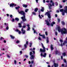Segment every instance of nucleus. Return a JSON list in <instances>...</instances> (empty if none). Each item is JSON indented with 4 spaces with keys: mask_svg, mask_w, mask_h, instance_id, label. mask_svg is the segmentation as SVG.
Instances as JSON below:
<instances>
[{
    "mask_svg": "<svg viewBox=\"0 0 67 67\" xmlns=\"http://www.w3.org/2000/svg\"><path fill=\"white\" fill-rule=\"evenodd\" d=\"M58 30L59 32H61L62 34H67V30L65 28L61 29L60 27L59 26L58 27Z\"/></svg>",
    "mask_w": 67,
    "mask_h": 67,
    "instance_id": "f257e3e1",
    "label": "nucleus"
},
{
    "mask_svg": "<svg viewBox=\"0 0 67 67\" xmlns=\"http://www.w3.org/2000/svg\"><path fill=\"white\" fill-rule=\"evenodd\" d=\"M18 13L20 14H21V15H23V16L21 17V19L23 20V21H26V19L25 18V16L24 15H25V13L22 11H21L20 12V10H18Z\"/></svg>",
    "mask_w": 67,
    "mask_h": 67,
    "instance_id": "f03ea898",
    "label": "nucleus"
},
{
    "mask_svg": "<svg viewBox=\"0 0 67 67\" xmlns=\"http://www.w3.org/2000/svg\"><path fill=\"white\" fill-rule=\"evenodd\" d=\"M41 45H42V47H43V49H42V48L40 49V51L41 52H45L46 51H45V48L44 46V45L43 44V43H41Z\"/></svg>",
    "mask_w": 67,
    "mask_h": 67,
    "instance_id": "7ed1b4c3",
    "label": "nucleus"
},
{
    "mask_svg": "<svg viewBox=\"0 0 67 67\" xmlns=\"http://www.w3.org/2000/svg\"><path fill=\"white\" fill-rule=\"evenodd\" d=\"M50 12H51V10L48 12H47L46 13V15H47L48 18H51V15L50 14Z\"/></svg>",
    "mask_w": 67,
    "mask_h": 67,
    "instance_id": "20e7f679",
    "label": "nucleus"
},
{
    "mask_svg": "<svg viewBox=\"0 0 67 67\" xmlns=\"http://www.w3.org/2000/svg\"><path fill=\"white\" fill-rule=\"evenodd\" d=\"M32 52H30V55L31 56V57H30V58L31 59H34V57H35V56L33 55H32Z\"/></svg>",
    "mask_w": 67,
    "mask_h": 67,
    "instance_id": "39448f33",
    "label": "nucleus"
},
{
    "mask_svg": "<svg viewBox=\"0 0 67 67\" xmlns=\"http://www.w3.org/2000/svg\"><path fill=\"white\" fill-rule=\"evenodd\" d=\"M40 55L41 57L43 56V57H46V53H44L43 54V53L42 52L40 54Z\"/></svg>",
    "mask_w": 67,
    "mask_h": 67,
    "instance_id": "423d86ee",
    "label": "nucleus"
},
{
    "mask_svg": "<svg viewBox=\"0 0 67 67\" xmlns=\"http://www.w3.org/2000/svg\"><path fill=\"white\" fill-rule=\"evenodd\" d=\"M64 9H61L60 10V12H62V15H65V12H64Z\"/></svg>",
    "mask_w": 67,
    "mask_h": 67,
    "instance_id": "0eeeda50",
    "label": "nucleus"
},
{
    "mask_svg": "<svg viewBox=\"0 0 67 67\" xmlns=\"http://www.w3.org/2000/svg\"><path fill=\"white\" fill-rule=\"evenodd\" d=\"M4 24L6 27V30H8L9 29V26H8V24L4 23Z\"/></svg>",
    "mask_w": 67,
    "mask_h": 67,
    "instance_id": "6e6552de",
    "label": "nucleus"
},
{
    "mask_svg": "<svg viewBox=\"0 0 67 67\" xmlns=\"http://www.w3.org/2000/svg\"><path fill=\"white\" fill-rule=\"evenodd\" d=\"M21 31L22 32V33L23 34H24L25 33V30H24L23 28L21 29Z\"/></svg>",
    "mask_w": 67,
    "mask_h": 67,
    "instance_id": "1a4fd4ad",
    "label": "nucleus"
},
{
    "mask_svg": "<svg viewBox=\"0 0 67 67\" xmlns=\"http://www.w3.org/2000/svg\"><path fill=\"white\" fill-rule=\"evenodd\" d=\"M65 10H64V11L65 13H66L67 14V6H65Z\"/></svg>",
    "mask_w": 67,
    "mask_h": 67,
    "instance_id": "9d476101",
    "label": "nucleus"
},
{
    "mask_svg": "<svg viewBox=\"0 0 67 67\" xmlns=\"http://www.w3.org/2000/svg\"><path fill=\"white\" fill-rule=\"evenodd\" d=\"M16 5L14 4H11L10 5V7H13L14 6H16Z\"/></svg>",
    "mask_w": 67,
    "mask_h": 67,
    "instance_id": "9b49d317",
    "label": "nucleus"
},
{
    "mask_svg": "<svg viewBox=\"0 0 67 67\" xmlns=\"http://www.w3.org/2000/svg\"><path fill=\"white\" fill-rule=\"evenodd\" d=\"M45 22H46V23L47 25L49 26V25H50V24H49V22H48V21L46 20H45Z\"/></svg>",
    "mask_w": 67,
    "mask_h": 67,
    "instance_id": "f8f14e48",
    "label": "nucleus"
},
{
    "mask_svg": "<svg viewBox=\"0 0 67 67\" xmlns=\"http://www.w3.org/2000/svg\"><path fill=\"white\" fill-rule=\"evenodd\" d=\"M46 39V43L47 44H48V43H49V39H48V37H47Z\"/></svg>",
    "mask_w": 67,
    "mask_h": 67,
    "instance_id": "ddd939ff",
    "label": "nucleus"
},
{
    "mask_svg": "<svg viewBox=\"0 0 67 67\" xmlns=\"http://www.w3.org/2000/svg\"><path fill=\"white\" fill-rule=\"evenodd\" d=\"M27 26L28 27L27 31H29V30H30V25H29V24H27Z\"/></svg>",
    "mask_w": 67,
    "mask_h": 67,
    "instance_id": "4468645a",
    "label": "nucleus"
},
{
    "mask_svg": "<svg viewBox=\"0 0 67 67\" xmlns=\"http://www.w3.org/2000/svg\"><path fill=\"white\" fill-rule=\"evenodd\" d=\"M39 35H40V36H42V37L43 38H45V36L42 35H41V34L40 33L39 34Z\"/></svg>",
    "mask_w": 67,
    "mask_h": 67,
    "instance_id": "2eb2a0df",
    "label": "nucleus"
},
{
    "mask_svg": "<svg viewBox=\"0 0 67 67\" xmlns=\"http://www.w3.org/2000/svg\"><path fill=\"white\" fill-rule=\"evenodd\" d=\"M48 5L49 6V8L50 9H51V7H52V5L51 4H48Z\"/></svg>",
    "mask_w": 67,
    "mask_h": 67,
    "instance_id": "dca6fc26",
    "label": "nucleus"
},
{
    "mask_svg": "<svg viewBox=\"0 0 67 67\" xmlns=\"http://www.w3.org/2000/svg\"><path fill=\"white\" fill-rule=\"evenodd\" d=\"M15 31L16 32H18V33L19 34H20L21 33V31H19L18 29H16L15 30Z\"/></svg>",
    "mask_w": 67,
    "mask_h": 67,
    "instance_id": "f3484780",
    "label": "nucleus"
},
{
    "mask_svg": "<svg viewBox=\"0 0 67 67\" xmlns=\"http://www.w3.org/2000/svg\"><path fill=\"white\" fill-rule=\"evenodd\" d=\"M23 7H25V8H27V5L25 4H24L23 5Z\"/></svg>",
    "mask_w": 67,
    "mask_h": 67,
    "instance_id": "a211bd4d",
    "label": "nucleus"
},
{
    "mask_svg": "<svg viewBox=\"0 0 67 67\" xmlns=\"http://www.w3.org/2000/svg\"><path fill=\"white\" fill-rule=\"evenodd\" d=\"M65 43H63L62 44V43L60 45V46H62V47H63L64 45H65Z\"/></svg>",
    "mask_w": 67,
    "mask_h": 67,
    "instance_id": "6ab92c4d",
    "label": "nucleus"
},
{
    "mask_svg": "<svg viewBox=\"0 0 67 67\" xmlns=\"http://www.w3.org/2000/svg\"><path fill=\"white\" fill-rule=\"evenodd\" d=\"M54 65L55 67H58V64L54 63Z\"/></svg>",
    "mask_w": 67,
    "mask_h": 67,
    "instance_id": "aec40b11",
    "label": "nucleus"
},
{
    "mask_svg": "<svg viewBox=\"0 0 67 67\" xmlns=\"http://www.w3.org/2000/svg\"><path fill=\"white\" fill-rule=\"evenodd\" d=\"M38 13H39V16L40 18V19H42V17H41V15H40V11L39 10L38 12Z\"/></svg>",
    "mask_w": 67,
    "mask_h": 67,
    "instance_id": "412c9836",
    "label": "nucleus"
},
{
    "mask_svg": "<svg viewBox=\"0 0 67 67\" xmlns=\"http://www.w3.org/2000/svg\"><path fill=\"white\" fill-rule=\"evenodd\" d=\"M55 24V22H53L51 24V25L52 26H53V24Z\"/></svg>",
    "mask_w": 67,
    "mask_h": 67,
    "instance_id": "4be33fe9",
    "label": "nucleus"
},
{
    "mask_svg": "<svg viewBox=\"0 0 67 67\" xmlns=\"http://www.w3.org/2000/svg\"><path fill=\"white\" fill-rule=\"evenodd\" d=\"M44 7H42L41 9V12H44Z\"/></svg>",
    "mask_w": 67,
    "mask_h": 67,
    "instance_id": "5701e85b",
    "label": "nucleus"
},
{
    "mask_svg": "<svg viewBox=\"0 0 67 67\" xmlns=\"http://www.w3.org/2000/svg\"><path fill=\"white\" fill-rule=\"evenodd\" d=\"M18 25H19V27H22V25H21V24L20 23H19L18 24Z\"/></svg>",
    "mask_w": 67,
    "mask_h": 67,
    "instance_id": "b1692460",
    "label": "nucleus"
},
{
    "mask_svg": "<svg viewBox=\"0 0 67 67\" xmlns=\"http://www.w3.org/2000/svg\"><path fill=\"white\" fill-rule=\"evenodd\" d=\"M51 50L52 51L53 49V45H51Z\"/></svg>",
    "mask_w": 67,
    "mask_h": 67,
    "instance_id": "393cba45",
    "label": "nucleus"
},
{
    "mask_svg": "<svg viewBox=\"0 0 67 67\" xmlns=\"http://www.w3.org/2000/svg\"><path fill=\"white\" fill-rule=\"evenodd\" d=\"M38 10V8H36L35 9L34 11H35V12H37V11Z\"/></svg>",
    "mask_w": 67,
    "mask_h": 67,
    "instance_id": "a878e982",
    "label": "nucleus"
},
{
    "mask_svg": "<svg viewBox=\"0 0 67 67\" xmlns=\"http://www.w3.org/2000/svg\"><path fill=\"white\" fill-rule=\"evenodd\" d=\"M10 37H11V38H12V39H14V37L11 35L10 36Z\"/></svg>",
    "mask_w": 67,
    "mask_h": 67,
    "instance_id": "bb28decb",
    "label": "nucleus"
},
{
    "mask_svg": "<svg viewBox=\"0 0 67 67\" xmlns=\"http://www.w3.org/2000/svg\"><path fill=\"white\" fill-rule=\"evenodd\" d=\"M15 20H16V21H19V18H15Z\"/></svg>",
    "mask_w": 67,
    "mask_h": 67,
    "instance_id": "cd10ccee",
    "label": "nucleus"
},
{
    "mask_svg": "<svg viewBox=\"0 0 67 67\" xmlns=\"http://www.w3.org/2000/svg\"><path fill=\"white\" fill-rule=\"evenodd\" d=\"M58 53H59V51H58L57 50L55 51V54H57Z\"/></svg>",
    "mask_w": 67,
    "mask_h": 67,
    "instance_id": "c85d7f7f",
    "label": "nucleus"
},
{
    "mask_svg": "<svg viewBox=\"0 0 67 67\" xmlns=\"http://www.w3.org/2000/svg\"><path fill=\"white\" fill-rule=\"evenodd\" d=\"M66 53L65 52L63 53V56H66Z\"/></svg>",
    "mask_w": 67,
    "mask_h": 67,
    "instance_id": "c756f323",
    "label": "nucleus"
},
{
    "mask_svg": "<svg viewBox=\"0 0 67 67\" xmlns=\"http://www.w3.org/2000/svg\"><path fill=\"white\" fill-rule=\"evenodd\" d=\"M12 22H14V18H12Z\"/></svg>",
    "mask_w": 67,
    "mask_h": 67,
    "instance_id": "7c9ffc66",
    "label": "nucleus"
},
{
    "mask_svg": "<svg viewBox=\"0 0 67 67\" xmlns=\"http://www.w3.org/2000/svg\"><path fill=\"white\" fill-rule=\"evenodd\" d=\"M62 23L63 25H65V23L64 22V21H62Z\"/></svg>",
    "mask_w": 67,
    "mask_h": 67,
    "instance_id": "2f4dec72",
    "label": "nucleus"
},
{
    "mask_svg": "<svg viewBox=\"0 0 67 67\" xmlns=\"http://www.w3.org/2000/svg\"><path fill=\"white\" fill-rule=\"evenodd\" d=\"M28 10H29V9H26L25 10V12H27Z\"/></svg>",
    "mask_w": 67,
    "mask_h": 67,
    "instance_id": "473e14b6",
    "label": "nucleus"
},
{
    "mask_svg": "<svg viewBox=\"0 0 67 67\" xmlns=\"http://www.w3.org/2000/svg\"><path fill=\"white\" fill-rule=\"evenodd\" d=\"M19 8H20V7H16L15 8V9L16 10H18V9H19Z\"/></svg>",
    "mask_w": 67,
    "mask_h": 67,
    "instance_id": "72a5a7b5",
    "label": "nucleus"
},
{
    "mask_svg": "<svg viewBox=\"0 0 67 67\" xmlns=\"http://www.w3.org/2000/svg\"><path fill=\"white\" fill-rule=\"evenodd\" d=\"M16 43H20V41L19 40H17Z\"/></svg>",
    "mask_w": 67,
    "mask_h": 67,
    "instance_id": "f704fd0d",
    "label": "nucleus"
},
{
    "mask_svg": "<svg viewBox=\"0 0 67 67\" xmlns=\"http://www.w3.org/2000/svg\"><path fill=\"white\" fill-rule=\"evenodd\" d=\"M14 64L16 65V60H14Z\"/></svg>",
    "mask_w": 67,
    "mask_h": 67,
    "instance_id": "c9c22d12",
    "label": "nucleus"
},
{
    "mask_svg": "<svg viewBox=\"0 0 67 67\" xmlns=\"http://www.w3.org/2000/svg\"><path fill=\"white\" fill-rule=\"evenodd\" d=\"M66 40L67 41V37L66 38ZM64 43H67V41H64Z\"/></svg>",
    "mask_w": 67,
    "mask_h": 67,
    "instance_id": "e433bc0d",
    "label": "nucleus"
},
{
    "mask_svg": "<svg viewBox=\"0 0 67 67\" xmlns=\"http://www.w3.org/2000/svg\"><path fill=\"white\" fill-rule=\"evenodd\" d=\"M60 41L61 44H62V42H63V40H60Z\"/></svg>",
    "mask_w": 67,
    "mask_h": 67,
    "instance_id": "4c0bfd02",
    "label": "nucleus"
},
{
    "mask_svg": "<svg viewBox=\"0 0 67 67\" xmlns=\"http://www.w3.org/2000/svg\"><path fill=\"white\" fill-rule=\"evenodd\" d=\"M55 34L56 36L57 35V34H58V33H57V32H55Z\"/></svg>",
    "mask_w": 67,
    "mask_h": 67,
    "instance_id": "58836bf2",
    "label": "nucleus"
},
{
    "mask_svg": "<svg viewBox=\"0 0 67 67\" xmlns=\"http://www.w3.org/2000/svg\"><path fill=\"white\" fill-rule=\"evenodd\" d=\"M38 39L39 40H41V38H40V37H39L38 38Z\"/></svg>",
    "mask_w": 67,
    "mask_h": 67,
    "instance_id": "ea45409f",
    "label": "nucleus"
},
{
    "mask_svg": "<svg viewBox=\"0 0 67 67\" xmlns=\"http://www.w3.org/2000/svg\"><path fill=\"white\" fill-rule=\"evenodd\" d=\"M30 47H31V45H32V42H30Z\"/></svg>",
    "mask_w": 67,
    "mask_h": 67,
    "instance_id": "a19ab883",
    "label": "nucleus"
},
{
    "mask_svg": "<svg viewBox=\"0 0 67 67\" xmlns=\"http://www.w3.org/2000/svg\"><path fill=\"white\" fill-rule=\"evenodd\" d=\"M55 4H56V5H58V3H57V2H55Z\"/></svg>",
    "mask_w": 67,
    "mask_h": 67,
    "instance_id": "79ce46f5",
    "label": "nucleus"
},
{
    "mask_svg": "<svg viewBox=\"0 0 67 67\" xmlns=\"http://www.w3.org/2000/svg\"><path fill=\"white\" fill-rule=\"evenodd\" d=\"M32 13L33 14H34V15H36V14L35 13V12H33Z\"/></svg>",
    "mask_w": 67,
    "mask_h": 67,
    "instance_id": "37998d69",
    "label": "nucleus"
},
{
    "mask_svg": "<svg viewBox=\"0 0 67 67\" xmlns=\"http://www.w3.org/2000/svg\"><path fill=\"white\" fill-rule=\"evenodd\" d=\"M45 34L46 35H47L48 34H47V32L46 31L45 32Z\"/></svg>",
    "mask_w": 67,
    "mask_h": 67,
    "instance_id": "c03bdc74",
    "label": "nucleus"
},
{
    "mask_svg": "<svg viewBox=\"0 0 67 67\" xmlns=\"http://www.w3.org/2000/svg\"><path fill=\"white\" fill-rule=\"evenodd\" d=\"M18 46L19 47H22V46H21V45H18Z\"/></svg>",
    "mask_w": 67,
    "mask_h": 67,
    "instance_id": "a18cd8bd",
    "label": "nucleus"
},
{
    "mask_svg": "<svg viewBox=\"0 0 67 67\" xmlns=\"http://www.w3.org/2000/svg\"><path fill=\"white\" fill-rule=\"evenodd\" d=\"M34 63V61H32L31 62V64H33Z\"/></svg>",
    "mask_w": 67,
    "mask_h": 67,
    "instance_id": "49530a36",
    "label": "nucleus"
},
{
    "mask_svg": "<svg viewBox=\"0 0 67 67\" xmlns=\"http://www.w3.org/2000/svg\"><path fill=\"white\" fill-rule=\"evenodd\" d=\"M24 46H25V48H26V44H24Z\"/></svg>",
    "mask_w": 67,
    "mask_h": 67,
    "instance_id": "de8ad7c7",
    "label": "nucleus"
},
{
    "mask_svg": "<svg viewBox=\"0 0 67 67\" xmlns=\"http://www.w3.org/2000/svg\"><path fill=\"white\" fill-rule=\"evenodd\" d=\"M25 57H26V58H27V57H28V56L26 55H25Z\"/></svg>",
    "mask_w": 67,
    "mask_h": 67,
    "instance_id": "09e8293b",
    "label": "nucleus"
},
{
    "mask_svg": "<svg viewBox=\"0 0 67 67\" xmlns=\"http://www.w3.org/2000/svg\"><path fill=\"white\" fill-rule=\"evenodd\" d=\"M10 17L11 18H12V15H10Z\"/></svg>",
    "mask_w": 67,
    "mask_h": 67,
    "instance_id": "8fccbe9b",
    "label": "nucleus"
},
{
    "mask_svg": "<svg viewBox=\"0 0 67 67\" xmlns=\"http://www.w3.org/2000/svg\"><path fill=\"white\" fill-rule=\"evenodd\" d=\"M59 7L60 8H62V6L61 5H60Z\"/></svg>",
    "mask_w": 67,
    "mask_h": 67,
    "instance_id": "3c124183",
    "label": "nucleus"
},
{
    "mask_svg": "<svg viewBox=\"0 0 67 67\" xmlns=\"http://www.w3.org/2000/svg\"><path fill=\"white\" fill-rule=\"evenodd\" d=\"M58 22H59V21H60V19H58Z\"/></svg>",
    "mask_w": 67,
    "mask_h": 67,
    "instance_id": "603ef678",
    "label": "nucleus"
},
{
    "mask_svg": "<svg viewBox=\"0 0 67 67\" xmlns=\"http://www.w3.org/2000/svg\"><path fill=\"white\" fill-rule=\"evenodd\" d=\"M64 63H66V59H64Z\"/></svg>",
    "mask_w": 67,
    "mask_h": 67,
    "instance_id": "864d4df0",
    "label": "nucleus"
},
{
    "mask_svg": "<svg viewBox=\"0 0 67 67\" xmlns=\"http://www.w3.org/2000/svg\"><path fill=\"white\" fill-rule=\"evenodd\" d=\"M52 5L53 6H54V3L53 2L52 3Z\"/></svg>",
    "mask_w": 67,
    "mask_h": 67,
    "instance_id": "5fc2aeb1",
    "label": "nucleus"
},
{
    "mask_svg": "<svg viewBox=\"0 0 67 67\" xmlns=\"http://www.w3.org/2000/svg\"><path fill=\"white\" fill-rule=\"evenodd\" d=\"M28 42H29L28 41H27L26 42V44H27V45H28L29 44L28 43Z\"/></svg>",
    "mask_w": 67,
    "mask_h": 67,
    "instance_id": "6e6d98bb",
    "label": "nucleus"
},
{
    "mask_svg": "<svg viewBox=\"0 0 67 67\" xmlns=\"http://www.w3.org/2000/svg\"><path fill=\"white\" fill-rule=\"evenodd\" d=\"M26 27V26H23V28H25Z\"/></svg>",
    "mask_w": 67,
    "mask_h": 67,
    "instance_id": "4d7b16f0",
    "label": "nucleus"
},
{
    "mask_svg": "<svg viewBox=\"0 0 67 67\" xmlns=\"http://www.w3.org/2000/svg\"><path fill=\"white\" fill-rule=\"evenodd\" d=\"M3 39V38L2 37H1L0 38L1 40H2Z\"/></svg>",
    "mask_w": 67,
    "mask_h": 67,
    "instance_id": "13d9d810",
    "label": "nucleus"
},
{
    "mask_svg": "<svg viewBox=\"0 0 67 67\" xmlns=\"http://www.w3.org/2000/svg\"><path fill=\"white\" fill-rule=\"evenodd\" d=\"M3 27H2V26H0V29H2Z\"/></svg>",
    "mask_w": 67,
    "mask_h": 67,
    "instance_id": "bf43d9fd",
    "label": "nucleus"
},
{
    "mask_svg": "<svg viewBox=\"0 0 67 67\" xmlns=\"http://www.w3.org/2000/svg\"><path fill=\"white\" fill-rule=\"evenodd\" d=\"M59 12V11L58 10H56V12H57L58 13Z\"/></svg>",
    "mask_w": 67,
    "mask_h": 67,
    "instance_id": "052dcab7",
    "label": "nucleus"
},
{
    "mask_svg": "<svg viewBox=\"0 0 67 67\" xmlns=\"http://www.w3.org/2000/svg\"><path fill=\"white\" fill-rule=\"evenodd\" d=\"M38 0H36V2L37 3H38Z\"/></svg>",
    "mask_w": 67,
    "mask_h": 67,
    "instance_id": "680f3d73",
    "label": "nucleus"
},
{
    "mask_svg": "<svg viewBox=\"0 0 67 67\" xmlns=\"http://www.w3.org/2000/svg\"><path fill=\"white\" fill-rule=\"evenodd\" d=\"M64 66H65V65L64 64H62V67H64Z\"/></svg>",
    "mask_w": 67,
    "mask_h": 67,
    "instance_id": "e2e57ef3",
    "label": "nucleus"
},
{
    "mask_svg": "<svg viewBox=\"0 0 67 67\" xmlns=\"http://www.w3.org/2000/svg\"><path fill=\"white\" fill-rule=\"evenodd\" d=\"M32 52H33V53H34V54H35V51H32Z\"/></svg>",
    "mask_w": 67,
    "mask_h": 67,
    "instance_id": "0e129e2a",
    "label": "nucleus"
},
{
    "mask_svg": "<svg viewBox=\"0 0 67 67\" xmlns=\"http://www.w3.org/2000/svg\"><path fill=\"white\" fill-rule=\"evenodd\" d=\"M20 53L21 54H22V51H20Z\"/></svg>",
    "mask_w": 67,
    "mask_h": 67,
    "instance_id": "69168bd1",
    "label": "nucleus"
},
{
    "mask_svg": "<svg viewBox=\"0 0 67 67\" xmlns=\"http://www.w3.org/2000/svg\"><path fill=\"white\" fill-rule=\"evenodd\" d=\"M46 2H47V3H48V2H49V1L47 0L46 1Z\"/></svg>",
    "mask_w": 67,
    "mask_h": 67,
    "instance_id": "338daca9",
    "label": "nucleus"
},
{
    "mask_svg": "<svg viewBox=\"0 0 67 67\" xmlns=\"http://www.w3.org/2000/svg\"><path fill=\"white\" fill-rule=\"evenodd\" d=\"M7 57H8V58H10V56H9V55H7Z\"/></svg>",
    "mask_w": 67,
    "mask_h": 67,
    "instance_id": "774afa93",
    "label": "nucleus"
}]
</instances>
